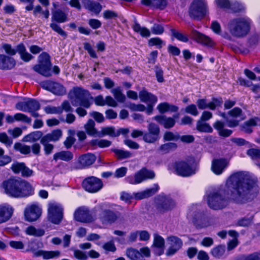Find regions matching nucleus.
Returning a JSON list of instances; mask_svg holds the SVG:
<instances>
[{
    "instance_id": "nucleus-30",
    "label": "nucleus",
    "mask_w": 260,
    "mask_h": 260,
    "mask_svg": "<svg viewBox=\"0 0 260 260\" xmlns=\"http://www.w3.org/2000/svg\"><path fill=\"white\" fill-rule=\"evenodd\" d=\"M132 28L135 32L139 33L143 38H147L150 36L151 32L149 29L146 27H141L136 20L135 21Z\"/></svg>"
},
{
    "instance_id": "nucleus-18",
    "label": "nucleus",
    "mask_w": 260,
    "mask_h": 260,
    "mask_svg": "<svg viewBox=\"0 0 260 260\" xmlns=\"http://www.w3.org/2000/svg\"><path fill=\"white\" fill-rule=\"evenodd\" d=\"M74 219L82 223H90L93 221V217L90 210L86 208L79 207L74 212Z\"/></svg>"
},
{
    "instance_id": "nucleus-19",
    "label": "nucleus",
    "mask_w": 260,
    "mask_h": 260,
    "mask_svg": "<svg viewBox=\"0 0 260 260\" xmlns=\"http://www.w3.org/2000/svg\"><path fill=\"white\" fill-rule=\"evenodd\" d=\"M191 38L196 42L208 47H213L214 43L211 39L196 29L190 31Z\"/></svg>"
},
{
    "instance_id": "nucleus-7",
    "label": "nucleus",
    "mask_w": 260,
    "mask_h": 260,
    "mask_svg": "<svg viewBox=\"0 0 260 260\" xmlns=\"http://www.w3.org/2000/svg\"><path fill=\"white\" fill-rule=\"evenodd\" d=\"M51 67V56L48 52L44 51L38 56V63L35 64L32 69L41 75L49 77L52 75Z\"/></svg>"
},
{
    "instance_id": "nucleus-12",
    "label": "nucleus",
    "mask_w": 260,
    "mask_h": 260,
    "mask_svg": "<svg viewBox=\"0 0 260 260\" xmlns=\"http://www.w3.org/2000/svg\"><path fill=\"white\" fill-rule=\"evenodd\" d=\"M82 187L87 192L94 193L103 188V183L101 179L91 176L83 179L82 182Z\"/></svg>"
},
{
    "instance_id": "nucleus-46",
    "label": "nucleus",
    "mask_w": 260,
    "mask_h": 260,
    "mask_svg": "<svg viewBox=\"0 0 260 260\" xmlns=\"http://www.w3.org/2000/svg\"><path fill=\"white\" fill-rule=\"evenodd\" d=\"M109 136L112 137H116L115 128L114 126H105L101 129V136L100 137Z\"/></svg>"
},
{
    "instance_id": "nucleus-32",
    "label": "nucleus",
    "mask_w": 260,
    "mask_h": 260,
    "mask_svg": "<svg viewBox=\"0 0 260 260\" xmlns=\"http://www.w3.org/2000/svg\"><path fill=\"white\" fill-rule=\"evenodd\" d=\"M117 218L116 214L111 210H105L103 212V219L109 223L115 222Z\"/></svg>"
},
{
    "instance_id": "nucleus-63",
    "label": "nucleus",
    "mask_w": 260,
    "mask_h": 260,
    "mask_svg": "<svg viewBox=\"0 0 260 260\" xmlns=\"http://www.w3.org/2000/svg\"><path fill=\"white\" fill-rule=\"evenodd\" d=\"M0 142L9 146L13 143L12 140L5 133H0Z\"/></svg>"
},
{
    "instance_id": "nucleus-6",
    "label": "nucleus",
    "mask_w": 260,
    "mask_h": 260,
    "mask_svg": "<svg viewBox=\"0 0 260 260\" xmlns=\"http://www.w3.org/2000/svg\"><path fill=\"white\" fill-rule=\"evenodd\" d=\"M1 49L4 50L5 54L13 57L17 53L20 59L24 62H28L34 58V56L27 51L25 46L23 43L17 44L15 48H13L11 44L3 43Z\"/></svg>"
},
{
    "instance_id": "nucleus-33",
    "label": "nucleus",
    "mask_w": 260,
    "mask_h": 260,
    "mask_svg": "<svg viewBox=\"0 0 260 260\" xmlns=\"http://www.w3.org/2000/svg\"><path fill=\"white\" fill-rule=\"evenodd\" d=\"M85 129L86 133L89 136H93L98 134V132L95 127V122L91 119L88 120L85 125Z\"/></svg>"
},
{
    "instance_id": "nucleus-60",
    "label": "nucleus",
    "mask_w": 260,
    "mask_h": 260,
    "mask_svg": "<svg viewBox=\"0 0 260 260\" xmlns=\"http://www.w3.org/2000/svg\"><path fill=\"white\" fill-rule=\"evenodd\" d=\"M74 256L79 260H87L88 259V255L86 252L78 249L74 250Z\"/></svg>"
},
{
    "instance_id": "nucleus-34",
    "label": "nucleus",
    "mask_w": 260,
    "mask_h": 260,
    "mask_svg": "<svg viewBox=\"0 0 260 260\" xmlns=\"http://www.w3.org/2000/svg\"><path fill=\"white\" fill-rule=\"evenodd\" d=\"M126 255L131 260H141V253L137 249L132 247L126 249Z\"/></svg>"
},
{
    "instance_id": "nucleus-45",
    "label": "nucleus",
    "mask_w": 260,
    "mask_h": 260,
    "mask_svg": "<svg viewBox=\"0 0 260 260\" xmlns=\"http://www.w3.org/2000/svg\"><path fill=\"white\" fill-rule=\"evenodd\" d=\"M164 41L159 37H154L150 39L148 41V45L149 47L156 46L157 48H162Z\"/></svg>"
},
{
    "instance_id": "nucleus-10",
    "label": "nucleus",
    "mask_w": 260,
    "mask_h": 260,
    "mask_svg": "<svg viewBox=\"0 0 260 260\" xmlns=\"http://www.w3.org/2000/svg\"><path fill=\"white\" fill-rule=\"evenodd\" d=\"M62 133L60 129L57 128L52 131L50 133L45 135L41 139L40 143L44 146L45 154L49 155L51 153L53 148V145L50 144V142L58 141L62 136Z\"/></svg>"
},
{
    "instance_id": "nucleus-52",
    "label": "nucleus",
    "mask_w": 260,
    "mask_h": 260,
    "mask_svg": "<svg viewBox=\"0 0 260 260\" xmlns=\"http://www.w3.org/2000/svg\"><path fill=\"white\" fill-rule=\"evenodd\" d=\"M60 251L58 250L55 251H46L44 250L43 259H49L59 256L60 255Z\"/></svg>"
},
{
    "instance_id": "nucleus-49",
    "label": "nucleus",
    "mask_w": 260,
    "mask_h": 260,
    "mask_svg": "<svg viewBox=\"0 0 260 260\" xmlns=\"http://www.w3.org/2000/svg\"><path fill=\"white\" fill-rule=\"evenodd\" d=\"M185 113L190 114L193 116H197L199 114L197 106L191 104L187 106L184 109Z\"/></svg>"
},
{
    "instance_id": "nucleus-4",
    "label": "nucleus",
    "mask_w": 260,
    "mask_h": 260,
    "mask_svg": "<svg viewBox=\"0 0 260 260\" xmlns=\"http://www.w3.org/2000/svg\"><path fill=\"white\" fill-rule=\"evenodd\" d=\"M89 96L90 93L87 90L78 86L74 87L69 93V98L74 106L79 105L86 109L91 105Z\"/></svg>"
},
{
    "instance_id": "nucleus-25",
    "label": "nucleus",
    "mask_w": 260,
    "mask_h": 260,
    "mask_svg": "<svg viewBox=\"0 0 260 260\" xmlns=\"http://www.w3.org/2000/svg\"><path fill=\"white\" fill-rule=\"evenodd\" d=\"M14 120L17 121H23L26 123L29 124L31 123V119L24 114L21 113H16L13 117L10 115H8L7 116L6 121L7 123H13L14 122Z\"/></svg>"
},
{
    "instance_id": "nucleus-22",
    "label": "nucleus",
    "mask_w": 260,
    "mask_h": 260,
    "mask_svg": "<svg viewBox=\"0 0 260 260\" xmlns=\"http://www.w3.org/2000/svg\"><path fill=\"white\" fill-rule=\"evenodd\" d=\"M95 160L96 156L94 154L87 153L80 155L78 161L82 168H86L92 165Z\"/></svg>"
},
{
    "instance_id": "nucleus-42",
    "label": "nucleus",
    "mask_w": 260,
    "mask_h": 260,
    "mask_svg": "<svg viewBox=\"0 0 260 260\" xmlns=\"http://www.w3.org/2000/svg\"><path fill=\"white\" fill-rule=\"evenodd\" d=\"M180 139L179 134H175L171 131H166L163 136L164 142H170L172 141H178Z\"/></svg>"
},
{
    "instance_id": "nucleus-40",
    "label": "nucleus",
    "mask_w": 260,
    "mask_h": 260,
    "mask_svg": "<svg viewBox=\"0 0 260 260\" xmlns=\"http://www.w3.org/2000/svg\"><path fill=\"white\" fill-rule=\"evenodd\" d=\"M111 151L116 154L119 160L129 158L132 156V153L128 151L118 149H112Z\"/></svg>"
},
{
    "instance_id": "nucleus-28",
    "label": "nucleus",
    "mask_w": 260,
    "mask_h": 260,
    "mask_svg": "<svg viewBox=\"0 0 260 260\" xmlns=\"http://www.w3.org/2000/svg\"><path fill=\"white\" fill-rule=\"evenodd\" d=\"M157 108L161 114H164L168 112H177L179 110V108L177 106L170 104L168 102L159 103L157 105Z\"/></svg>"
},
{
    "instance_id": "nucleus-1",
    "label": "nucleus",
    "mask_w": 260,
    "mask_h": 260,
    "mask_svg": "<svg viewBox=\"0 0 260 260\" xmlns=\"http://www.w3.org/2000/svg\"><path fill=\"white\" fill-rule=\"evenodd\" d=\"M234 175L236 180L232 183V186L220 188L208 195L207 203L210 208L219 210L225 208L228 204L225 197L228 195H230L231 200L237 204H245L254 200V192L257 187V178L243 171L237 172Z\"/></svg>"
},
{
    "instance_id": "nucleus-20",
    "label": "nucleus",
    "mask_w": 260,
    "mask_h": 260,
    "mask_svg": "<svg viewBox=\"0 0 260 260\" xmlns=\"http://www.w3.org/2000/svg\"><path fill=\"white\" fill-rule=\"evenodd\" d=\"M16 61L13 57L5 54H0V70H11L16 66Z\"/></svg>"
},
{
    "instance_id": "nucleus-57",
    "label": "nucleus",
    "mask_w": 260,
    "mask_h": 260,
    "mask_svg": "<svg viewBox=\"0 0 260 260\" xmlns=\"http://www.w3.org/2000/svg\"><path fill=\"white\" fill-rule=\"evenodd\" d=\"M251 220L248 218L243 217L238 220L236 223V226L248 227L251 224Z\"/></svg>"
},
{
    "instance_id": "nucleus-53",
    "label": "nucleus",
    "mask_w": 260,
    "mask_h": 260,
    "mask_svg": "<svg viewBox=\"0 0 260 260\" xmlns=\"http://www.w3.org/2000/svg\"><path fill=\"white\" fill-rule=\"evenodd\" d=\"M151 30L153 34L157 35H162L165 31L163 26L158 23H154L151 28Z\"/></svg>"
},
{
    "instance_id": "nucleus-5",
    "label": "nucleus",
    "mask_w": 260,
    "mask_h": 260,
    "mask_svg": "<svg viewBox=\"0 0 260 260\" xmlns=\"http://www.w3.org/2000/svg\"><path fill=\"white\" fill-rule=\"evenodd\" d=\"M174 168L177 175L190 177L196 173V160L194 157L189 156L186 160L175 161Z\"/></svg>"
},
{
    "instance_id": "nucleus-26",
    "label": "nucleus",
    "mask_w": 260,
    "mask_h": 260,
    "mask_svg": "<svg viewBox=\"0 0 260 260\" xmlns=\"http://www.w3.org/2000/svg\"><path fill=\"white\" fill-rule=\"evenodd\" d=\"M13 209L12 207L0 206V223L8 221L12 217Z\"/></svg>"
},
{
    "instance_id": "nucleus-36",
    "label": "nucleus",
    "mask_w": 260,
    "mask_h": 260,
    "mask_svg": "<svg viewBox=\"0 0 260 260\" xmlns=\"http://www.w3.org/2000/svg\"><path fill=\"white\" fill-rule=\"evenodd\" d=\"M177 147L178 145L176 143L169 142L161 144L159 147V150L164 153H168L171 151L175 150Z\"/></svg>"
},
{
    "instance_id": "nucleus-44",
    "label": "nucleus",
    "mask_w": 260,
    "mask_h": 260,
    "mask_svg": "<svg viewBox=\"0 0 260 260\" xmlns=\"http://www.w3.org/2000/svg\"><path fill=\"white\" fill-rule=\"evenodd\" d=\"M112 93L117 102L123 103L125 101V96L122 93L120 87L112 89Z\"/></svg>"
},
{
    "instance_id": "nucleus-48",
    "label": "nucleus",
    "mask_w": 260,
    "mask_h": 260,
    "mask_svg": "<svg viewBox=\"0 0 260 260\" xmlns=\"http://www.w3.org/2000/svg\"><path fill=\"white\" fill-rule=\"evenodd\" d=\"M247 154L252 159H260V149L258 148H250L247 151Z\"/></svg>"
},
{
    "instance_id": "nucleus-62",
    "label": "nucleus",
    "mask_w": 260,
    "mask_h": 260,
    "mask_svg": "<svg viewBox=\"0 0 260 260\" xmlns=\"http://www.w3.org/2000/svg\"><path fill=\"white\" fill-rule=\"evenodd\" d=\"M60 109L61 110V113L63 111H64L66 112H72L73 111V109L68 100H64L62 102L61 104V106L60 107Z\"/></svg>"
},
{
    "instance_id": "nucleus-17",
    "label": "nucleus",
    "mask_w": 260,
    "mask_h": 260,
    "mask_svg": "<svg viewBox=\"0 0 260 260\" xmlns=\"http://www.w3.org/2000/svg\"><path fill=\"white\" fill-rule=\"evenodd\" d=\"M48 219L53 224H58L63 218L62 209L56 205H51L48 209Z\"/></svg>"
},
{
    "instance_id": "nucleus-41",
    "label": "nucleus",
    "mask_w": 260,
    "mask_h": 260,
    "mask_svg": "<svg viewBox=\"0 0 260 260\" xmlns=\"http://www.w3.org/2000/svg\"><path fill=\"white\" fill-rule=\"evenodd\" d=\"M236 260H260V255L258 252L248 254H241L238 256Z\"/></svg>"
},
{
    "instance_id": "nucleus-15",
    "label": "nucleus",
    "mask_w": 260,
    "mask_h": 260,
    "mask_svg": "<svg viewBox=\"0 0 260 260\" xmlns=\"http://www.w3.org/2000/svg\"><path fill=\"white\" fill-rule=\"evenodd\" d=\"M196 104L198 108L200 110L208 108L211 110H215L216 108L221 107L223 100L220 96L218 98L213 97L211 99V101L207 103L206 99H199L197 100Z\"/></svg>"
},
{
    "instance_id": "nucleus-29",
    "label": "nucleus",
    "mask_w": 260,
    "mask_h": 260,
    "mask_svg": "<svg viewBox=\"0 0 260 260\" xmlns=\"http://www.w3.org/2000/svg\"><path fill=\"white\" fill-rule=\"evenodd\" d=\"M139 98L143 102H149L155 104L157 101V97L151 92L147 91L145 88L139 92Z\"/></svg>"
},
{
    "instance_id": "nucleus-37",
    "label": "nucleus",
    "mask_w": 260,
    "mask_h": 260,
    "mask_svg": "<svg viewBox=\"0 0 260 260\" xmlns=\"http://www.w3.org/2000/svg\"><path fill=\"white\" fill-rule=\"evenodd\" d=\"M196 128L198 131L202 133H211L213 132V129L209 123L201 120H198Z\"/></svg>"
},
{
    "instance_id": "nucleus-11",
    "label": "nucleus",
    "mask_w": 260,
    "mask_h": 260,
    "mask_svg": "<svg viewBox=\"0 0 260 260\" xmlns=\"http://www.w3.org/2000/svg\"><path fill=\"white\" fill-rule=\"evenodd\" d=\"M206 6L202 0H193L191 3L188 15L190 18L196 20H201L206 14Z\"/></svg>"
},
{
    "instance_id": "nucleus-24",
    "label": "nucleus",
    "mask_w": 260,
    "mask_h": 260,
    "mask_svg": "<svg viewBox=\"0 0 260 260\" xmlns=\"http://www.w3.org/2000/svg\"><path fill=\"white\" fill-rule=\"evenodd\" d=\"M154 119L159 124L163 125L164 127L167 129L173 127L176 123V121L174 118L171 117H167L165 115H156L154 117Z\"/></svg>"
},
{
    "instance_id": "nucleus-13",
    "label": "nucleus",
    "mask_w": 260,
    "mask_h": 260,
    "mask_svg": "<svg viewBox=\"0 0 260 260\" xmlns=\"http://www.w3.org/2000/svg\"><path fill=\"white\" fill-rule=\"evenodd\" d=\"M147 132L144 133L143 141L147 143H154L159 139L160 128L158 125L150 122L147 126Z\"/></svg>"
},
{
    "instance_id": "nucleus-31",
    "label": "nucleus",
    "mask_w": 260,
    "mask_h": 260,
    "mask_svg": "<svg viewBox=\"0 0 260 260\" xmlns=\"http://www.w3.org/2000/svg\"><path fill=\"white\" fill-rule=\"evenodd\" d=\"M74 155L72 152L70 151H61L56 152L53 155V159L57 160L58 159L69 161L73 158Z\"/></svg>"
},
{
    "instance_id": "nucleus-14",
    "label": "nucleus",
    "mask_w": 260,
    "mask_h": 260,
    "mask_svg": "<svg viewBox=\"0 0 260 260\" xmlns=\"http://www.w3.org/2000/svg\"><path fill=\"white\" fill-rule=\"evenodd\" d=\"M25 101L19 102L16 105V108L23 112H31L32 111H38L41 108L39 102L32 98H24Z\"/></svg>"
},
{
    "instance_id": "nucleus-35",
    "label": "nucleus",
    "mask_w": 260,
    "mask_h": 260,
    "mask_svg": "<svg viewBox=\"0 0 260 260\" xmlns=\"http://www.w3.org/2000/svg\"><path fill=\"white\" fill-rule=\"evenodd\" d=\"M65 87L60 83L54 81L51 92L56 95H63L66 93Z\"/></svg>"
},
{
    "instance_id": "nucleus-8",
    "label": "nucleus",
    "mask_w": 260,
    "mask_h": 260,
    "mask_svg": "<svg viewBox=\"0 0 260 260\" xmlns=\"http://www.w3.org/2000/svg\"><path fill=\"white\" fill-rule=\"evenodd\" d=\"M159 187L157 184H154L153 187L138 192H134L133 194L126 191H122L120 194V200L126 203L130 204L132 200L135 199L136 200H141L145 198L152 197L159 190Z\"/></svg>"
},
{
    "instance_id": "nucleus-54",
    "label": "nucleus",
    "mask_w": 260,
    "mask_h": 260,
    "mask_svg": "<svg viewBox=\"0 0 260 260\" xmlns=\"http://www.w3.org/2000/svg\"><path fill=\"white\" fill-rule=\"evenodd\" d=\"M118 17V13L116 11L111 10H106L103 12V17L106 20L115 19Z\"/></svg>"
},
{
    "instance_id": "nucleus-50",
    "label": "nucleus",
    "mask_w": 260,
    "mask_h": 260,
    "mask_svg": "<svg viewBox=\"0 0 260 260\" xmlns=\"http://www.w3.org/2000/svg\"><path fill=\"white\" fill-rule=\"evenodd\" d=\"M50 28L54 31L58 33L59 35L63 37L64 38L67 37V33L63 30L58 24L56 23H51L50 24Z\"/></svg>"
},
{
    "instance_id": "nucleus-16",
    "label": "nucleus",
    "mask_w": 260,
    "mask_h": 260,
    "mask_svg": "<svg viewBox=\"0 0 260 260\" xmlns=\"http://www.w3.org/2000/svg\"><path fill=\"white\" fill-rule=\"evenodd\" d=\"M42 214V209L36 204H32L26 207L24 211L25 220L32 222L37 220Z\"/></svg>"
},
{
    "instance_id": "nucleus-21",
    "label": "nucleus",
    "mask_w": 260,
    "mask_h": 260,
    "mask_svg": "<svg viewBox=\"0 0 260 260\" xmlns=\"http://www.w3.org/2000/svg\"><path fill=\"white\" fill-rule=\"evenodd\" d=\"M228 165V162L225 158L214 159L212 162L211 170L215 174L219 175L222 173Z\"/></svg>"
},
{
    "instance_id": "nucleus-55",
    "label": "nucleus",
    "mask_w": 260,
    "mask_h": 260,
    "mask_svg": "<svg viewBox=\"0 0 260 260\" xmlns=\"http://www.w3.org/2000/svg\"><path fill=\"white\" fill-rule=\"evenodd\" d=\"M145 179L143 173V170L141 169L135 174L134 182H131L132 184H137L141 183Z\"/></svg>"
},
{
    "instance_id": "nucleus-51",
    "label": "nucleus",
    "mask_w": 260,
    "mask_h": 260,
    "mask_svg": "<svg viewBox=\"0 0 260 260\" xmlns=\"http://www.w3.org/2000/svg\"><path fill=\"white\" fill-rule=\"evenodd\" d=\"M83 47L85 50L87 51L90 56L93 58H97L98 55L93 49L91 44L88 42H85L83 44Z\"/></svg>"
},
{
    "instance_id": "nucleus-39",
    "label": "nucleus",
    "mask_w": 260,
    "mask_h": 260,
    "mask_svg": "<svg viewBox=\"0 0 260 260\" xmlns=\"http://www.w3.org/2000/svg\"><path fill=\"white\" fill-rule=\"evenodd\" d=\"M225 252V246L218 245L213 247L211 250V255L217 258H220Z\"/></svg>"
},
{
    "instance_id": "nucleus-61",
    "label": "nucleus",
    "mask_w": 260,
    "mask_h": 260,
    "mask_svg": "<svg viewBox=\"0 0 260 260\" xmlns=\"http://www.w3.org/2000/svg\"><path fill=\"white\" fill-rule=\"evenodd\" d=\"M127 171V169L125 167H121L117 169L114 173L115 178H120L125 176Z\"/></svg>"
},
{
    "instance_id": "nucleus-43",
    "label": "nucleus",
    "mask_w": 260,
    "mask_h": 260,
    "mask_svg": "<svg viewBox=\"0 0 260 260\" xmlns=\"http://www.w3.org/2000/svg\"><path fill=\"white\" fill-rule=\"evenodd\" d=\"M169 241L171 246L180 249L182 246V241L179 237L175 236H171L168 237Z\"/></svg>"
},
{
    "instance_id": "nucleus-56",
    "label": "nucleus",
    "mask_w": 260,
    "mask_h": 260,
    "mask_svg": "<svg viewBox=\"0 0 260 260\" xmlns=\"http://www.w3.org/2000/svg\"><path fill=\"white\" fill-rule=\"evenodd\" d=\"M155 68L156 69L155 73L157 81L159 83H162L164 82L165 80L164 78L163 70L161 68H160L158 66H156L155 67Z\"/></svg>"
},
{
    "instance_id": "nucleus-47",
    "label": "nucleus",
    "mask_w": 260,
    "mask_h": 260,
    "mask_svg": "<svg viewBox=\"0 0 260 260\" xmlns=\"http://www.w3.org/2000/svg\"><path fill=\"white\" fill-rule=\"evenodd\" d=\"M168 4V0H152L153 9L163 10L167 7Z\"/></svg>"
},
{
    "instance_id": "nucleus-9",
    "label": "nucleus",
    "mask_w": 260,
    "mask_h": 260,
    "mask_svg": "<svg viewBox=\"0 0 260 260\" xmlns=\"http://www.w3.org/2000/svg\"><path fill=\"white\" fill-rule=\"evenodd\" d=\"M155 206L158 212L164 214L173 210L176 206V203L170 195L162 193L155 197Z\"/></svg>"
},
{
    "instance_id": "nucleus-27",
    "label": "nucleus",
    "mask_w": 260,
    "mask_h": 260,
    "mask_svg": "<svg viewBox=\"0 0 260 260\" xmlns=\"http://www.w3.org/2000/svg\"><path fill=\"white\" fill-rule=\"evenodd\" d=\"M52 21L62 23L68 20L67 14L61 9H57L52 11Z\"/></svg>"
},
{
    "instance_id": "nucleus-23",
    "label": "nucleus",
    "mask_w": 260,
    "mask_h": 260,
    "mask_svg": "<svg viewBox=\"0 0 260 260\" xmlns=\"http://www.w3.org/2000/svg\"><path fill=\"white\" fill-rule=\"evenodd\" d=\"M83 4L84 8L89 11L98 15L102 10L101 4L92 0H83Z\"/></svg>"
},
{
    "instance_id": "nucleus-3",
    "label": "nucleus",
    "mask_w": 260,
    "mask_h": 260,
    "mask_svg": "<svg viewBox=\"0 0 260 260\" xmlns=\"http://www.w3.org/2000/svg\"><path fill=\"white\" fill-rule=\"evenodd\" d=\"M251 20L248 17H238L231 19L228 23L230 34L237 38L246 36L251 29Z\"/></svg>"
},
{
    "instance_id": "nucleus-59",
    "label": "nucleus",
    "mask_w": 260,
    "mask_h": 260,
    "mask_svg": "<svg viewBox=\"0 0 260 260\" xmlns=\"http://www.w3.org/2000/svg\"><path fill=\"white\" fill-rule=\"evenodd\" d=\"M217 6L222 9H230L231 4L229 0H215Z\"/></svg>"
},
{
    "instance_id": "nucleus-58",
    "label": "nucleus",
    "mask_w": 260,
    "mask_h": 260,
    "mask_svg": "<svg viewBox=\"0 0 260 260\" xmlns=\"http://www.w3.org/2000/svg\"><path fill=\"white\" fill-rule=\"evenodd\" d=\"M153 245L156 248H164V239L160 236H156L154 239Z\"/></svg>"
},
{
    "instance_id": "nucleus-38",
    "label": "nucleus",
    "mask_w": 260,
    "mask_h": 260,
    "mask_svg": "<svg viewBox=\"0 0 260 260\" xmlns=\"http://www.w3.org/2000/svg\"><path fill=\"white\" fill-rule=\"evenodd\" d=\"M170 31L171 32L172 36L179 41L183 43H187L189 41L187 35L177 31L175 28H171L170 29Z\"/></svg>"
},
{
    "instance_id": "nucleus-2",
    "label": "nucleus",
    "mask_w": 260,
    "mask_h": 260,
    "mask_svg": "<svg viewBox=\"0 0 260 260\" xmlns=\"http://www.w3.org/2000/svg\"><path fill=\"white\" fill-rule=\"evenodd\" d=\"M5 192L14 198H27L35 193V189L27 181L21 178L11 177L3 182Z\"/></svg>"
},
{
    "instance_id": "nucleus-64",
    "label": "nucleus",
    "mask_w": 260,
    "mask_h": 260,
    "mask_svg": "<svg viewBox=\"0 0 260 260\" xmlns=\"http://www.w3.org/2000/svg\"><path fill=\"white\" fill-rule=\"evenodd\" d=\"M88 24L93 29L99 28L102 26L101 22L96 19L91 18L88 20Z\"/></svg>"
}]
</instances>
